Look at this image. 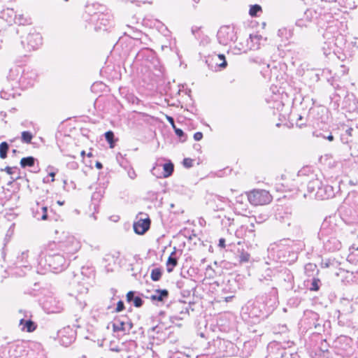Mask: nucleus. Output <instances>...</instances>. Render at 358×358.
Segmentation results:
<instances>
[{"label":"nucleus","mask_w":358,"mask_h":358,"mask_svg":"<svg viewBox=\"0 0 358 358\" xmlns=\"http://www.w3.org/2000/svg\"><path fill=\"white\" fill-rule=\"evenodd\" d=\"M55 244L50 243L45 251L44 259L41 258L39 265L45 268H49L53 272H58L64 269L66 266V259L59 253H53Z\"/></svg>","instance_id":"obj_1"},{"label":"nucleus","mask_w":358,"mask_h":358,"mask_svg":"<svg viewBox=\"0 0 358 358\" xmlns=\"http://www.w3.org/2000/svg\"><path fill=\"white\" fill-rule=\"evenodd\" d=\"M320 181L318 179L313 180L310 182H309L308 185V188L311 191L313 192L315 189V187H317V190L315 193V196L319 199H327L331 197H333L334 195V189L331 186H324V187H320Z\"/></svg>","instance_id":"obj_2"},{"label":"nucleus","mask_w":358,"mask_h":358,"mask_svg":"<svg viewBox=\"0 0 358 358\" xmlns=\"http://www.w3.org/2000/svg\"><path fill=\"white\" fill-rule=\"evenodd\" d=\"M249 202L254 206L265 205L271 202V196L264 189H255L248 194Z\"/></svg>","instance_id":"obj_3"},{"label":"nucleus","mask_w":358,"mask_h":358,"mask_svg":"<svg viewBox=\"0 0 358 358\" xmlns=\"http://www.w3.org/2000/svg\"><path fill=\"white\" fill-rule=\"evenodd\" d=\"M217 39L220 44L229 45L236 40V33L233 27L229 26L222 27L217 32Z\"/></svg>","instance_id":"obj_4"},{"label":"nucleus","mask_w":358,"mask_h":358,"mask_svg":"<svg viewBox=\"0 0 358 358\" xmlns=\"http://www.w3.org/2000/svg\"><path fill=\"white\" fill-rule=\"evenodd\" d=\"M63 250L67 254H74L81 248L80 242L74 236H68L62 243Z\"/></svg>","instance_id":"obj_5"},{"label":"nucleus","mask_w":358,"mask_h":358,"mask_svg":"<svg viewBox=\"0 0 358 358\" xmlns=\"http://www.w3.org/2000/svg\"><path fill=\"white\" fill-rule=\"evenodd\" d=\"M323 37L325 41H324V44L322 46V50L324 55L327 57L334 53L336 43L334 42V37L330 31H326Z\"/></svg>","instance_id":"obj_6"},{"label":"nucleus","mask_w":358,"mask_h":358,"mask_svg":"<svg viewBox=\"0 0 358 358\" xmlns=\"http://www.w3.org/2000/svg\"><path fill=\"white\" fill-rule=\"evenodd\" d=\"M150 220L149 217L140 218L134 224V230L138 234H145L150 228Z\"/></svg>","instance_id":"obj_7"},{"label":"nucleus","mask_w":358,"mask_h":358,"mask_svg":"<svg viewBox=\"0 0 358 358\" xmlns=\"http://www.w3.org/2000/svg\"><path fill=\"white\" fill-rule=\"evenodd\" d=\"M27 44L30 50H35L42 44V36L38 33L29 34L27 37Z\"/></svg>","instance_id":"obj_8"},{"label":"nucleus","mask_w":358,"mask_h":358,"mask_svg":"<svg viewBox=\"0 0 358 358\" xmlns=\"http://www.w3.org/2000/svg\"><path fill=\"white\" fill-rule=\"evenodd\" d=\"M206 62L208 64V66L211 68L213 67V64H215L217 66L221 68H225L227 65V63L225 59V57L224 55H215L209 58Z\"/></svg>","instance_id":"obj_9"},{"label":"nucleus","mask_w":358,"mask_h":358,"mask_svg":"<svg viewBox=\"0 0 358 358\" xmlns=\"http://www.w3.org/2000/svg\"><path fill=\"white\" fill-rule=\"evenodd\" d=\"M34 216L37 220H45L48 217L47 207L41 206L37 203L36 208L34 210Z\"/></svg>","instance_id":"obj_10"},{"label":"nucleus","mask_w":358,"mask_h":358,"mask_svg":"<svg viewBox=\"0 0 358 358\" xmlns=\"http://www.w3.org/2000/svg\"><path fill=\"white\" fill-rule=\"evenodd\" d=\"M20 326L21 327L22 330H26L27 332H32L36 329V324L31 320H24V319H21L20 320Z\"/></svg>","instance_id":"obj_11"},{"label":"nucleus","mask_w":358,"mask_h":358,"mask_svg":"<svg viewBox=\"0 0 358 358\" xmlns=\"http://www.w3.org/2000/svg\"><path fill=\"white\" fill-rule=\"evenodd\" d=\"M169 292L166 289H157L155 293L150 296V299L153 301H163L164 299L167 298Z\"/></svg>","instance_id":"obj_12"},{"label":"nucleus","mask_w":358,"mask_h":358,"mask_svg":"<svg viewBox=\"0 0 358 358\" xmlns=\"http://www.w3.org/2000/svg\"><path fill=\"white\" fill-rule=\"evenodd\" d=\"M163 169H164L163 177L167 178V177L170 176L173 171V164L171 162L164 164L163 165Z\"/></svg>","instance_id":"obj_13"},{"label":"nucleus","mask_w":358,"mask_h":358,"mask_svg":"<svg viewBox=\"0 0 358 358\" xmlns=\"http://www.w3.org/2000/svg\"><path fill=\"white\" fill-rule=\"evenodd\" d=\"M21 75V68L16 66L14 69H10L8 78L11 80H17Z\"/></svg>","instance_id":"obj_14"},{"label":"nucleus","mask_w":358,"mask_h":358,"mask_svg":"<svg viewBox=\"0 0 358 358\" xmlns=\"http://www.w3.org/2000/svg\"><path fill=\"white\" fill-rule=\"evenodd\" d=\"M34 162L35 159L33 157H24L20 161V165L23 168L26 166H33Z\"/></svg>","instance_id":"obj_15"},{"label":"nucleus","mask_w":358,"mask_h":358,"mask_svg":"<svg viewBox=\"0 0 358 358\" xmlns=\"http://www.w3.org/2000/svg\"><path fill=\"white\" fill-rule=\"evenodd\" d=\"M177 259L175 257L170 256L166 263L167 271L169 273H171L173 271V268L177 265Z\"/></svg>","instance_id":"obj_16"},{"label":"nucleus","mask_w":358,"mask_h":358,"mask_svg":"<svg viewBox=\"0 0 358 358\" xmlns=\"http://www.w3.org/2000/svg\"><path fill=\"white\" fill-rule=\"evenodd\" d=\"M8 150V145L6 142H2L0 144V157L5 159L7 156V151Z\"/></svg>","instance_id":"obj_17"},{"label":"nucleus","mask_w":358,"mask_h":358,"mask_svg":"<svg viewBox=\"0 0 358 358\" xmlns=\"http://www.w3.org/2000/svg\"><path fill=\"white\" fill-rule=\"evenodd\" d=\"M162 276V271L159 268H156L152 270L151 279L153 281H158Z\"/></svg>","instance_id":"obj_18"},{"label":"nucleus","mask_w":358,"mask_h":358,"mask_svg":"<svg viewBox=\"0 0 358 358\" xmlns=\"http://www.w3.org/2000/svg\"><path fill=\"white\" fill-rule=\"evenodd\" d=\"M105 138H106V140L110 144V148H114V141H113L114 134H113V132L111 131H108L106 132L105 133Z\"/></svg>","instance_id":"obj_19"},{"label":"nucleus","mask_w":358,"mask_h":358,"mask_svg":"<svg viewBox=\"0 0 358 358\" xmlns=\"http://www.w3.org/2000/svg\"><path fill=\"white\" fill-rule=\"evenodd\" d=\"M32 138H33V135L29 131H23L22 133V141L24 143H31Z\"/></svg>","instance_id":"obj_20"},{"label":"nucleus","mask_w":358,"mask_h":358,"mask_svg":"<svg viewBox=\"0 0 358 358\" xmlns=\"http://www.w3.org/2000/svg\"><path fill=\"white\" fill-rule=\"evenodd\" d=\"M250 255L249 253L245 251H241L239 255V262L241 263H246L250 260Z\"/></svg>","instance_id":"obj_21"},{"label":"nucleus","mask_w":358,"mask_h":358,"mask_svg":"<svg viewBox=\"0 0 358 358\" xmlns=\"http://www.w3.org/2000/svg\"><path fill=\"white\" fill-rule=\"evenodd\" d=\"M262 10V8L260 6L256 4L253 5L250 7L249 13L251 16L254 17L257 15L258 12H260Z\"/></svg>","instance_id":"obj_22"},{"label":"nucleus","mask_w":358,"mask_h":358,"mask_svg":"<svg viewBox=\"0 0 358 358\" xmlns=\"http://www.w3.org/2000/svg\"><path fill=\"white\" fill-rule=\"evenodd\" d=\"M113 330L114 331H124V323L122 322H115L113 323Z\"/></svg>","instance_id":"obj_23"},{"label":"nucleus","mask_w":358,"mask_h":358,"mask_svg":"<svg viewBox=\"0 0 358 358\" xmlns=\"http://www.w3.org/2000/svg\"><path fill=\"white\" fill-rule=\"evenodd\" d=\"M320 280L318 279H313L312 284H311V290L317 291L319 289V283Z\"/></svg>","instance_id":"obj_24"},{"label":"nucleus","mask_w":358,"mask_h":358,"mask_svg":"<svg viewBox=\"0 0 358 358\" xmlns=\"http://www.w3.org/2000/svg\"><path fill=\"white\" fill-rule=\"evenodd\" d=\"M183 165L184 166H185L186 168H190L193 165V160L189 159V158H185L184 160H183Z\"/></svg>","instance_id":"obj_25"},{"label":"nucleus","mask_w":358,"mask_h":358,"mask_svg":"<svg viewBox=\"0 0 358 358\" xmlns=\"http://www.w3.org/2000/svg\"><path fill=\"white\" fill-rule=\"evenodd\" d=\"M134 304L136 307H141L143 304V301L139 296H136L134 299Z\"/></svg>","instance_id":"obj_26"},{"label":"nucleus","mask_w":358,"mask_h":358,"mask_svg":"<svg viewBox=\"0 0 358 358\" xmlns=\"http://www.w3.org/2000/svg\"><path fill=\"white\" fill-rule=\"evenodd\" d=\"M127 174L131 179H134L136 177V173L133 169H129L127 171Z\"/></svg>","instance_id":"obj_27"},{"label":"nucleus","mask_w":358,"mask_h":358,"mask_svg":"<svg viewBox=\"0 0 358 358\" xmlns=\"http://www.w3.org/2000/svg\"><path fill=\"white\" fill-rule=\"evenodd\" d=\"M124 309V303L122 301H119L117 307L116 312H120Z\"/></svg>","instance_id":"obj_28"},{"label":"nucleus","mask_w":358,"mask_h":358,"mask_svg":"<svg viewBox=\"0 0 358 358\" xmlns=\"http://www.w3.org/2000/svg\"><path fill=\"white\" fill-rule=\"evenodd\" d=\"M202 138H203V134L201 132H196L194 135V139L196 141H199L201 140Z\"/></svg>","instance_id":"obj_29"},{"label":"nucleus","mask_w":358,"mask_h":358,"mask_svg":"<svg viewBox=\"0 0 358 358\" xmlns=\"http://www.w3.org/2000/svg\"><path fill=\"white\" fill-rule=\"evenodd\" d=\"M173 129H174L175 132H176V135H177L178 136H179V137H182V136H183V135H184V132H183V131H182V129H178V128H176V127H175V128H173Z\"/></svg>","instance_id":"obj_30"},{"label":"nucleus","mask_w":358,"mask_h":358,"mask_svg":"<svg viewBox=\"0 0 358 358\" xmlns=\"http://www.w3.org/2000/svg\"><path fill=\"white\" fill-rule=\"evenodd\" d=\"M134 294L133 292H129L127 294V299L128 301H134Z\"/></svg>","instance_id":"obj_31"},{"label":"nucleus","mask_w":358,"mask_h":358,"mask_svg":"<svg viewBox=\"0 0 358 358\" xmlns=\"http://www.w3.org/2000/svg\"><path fill=\"white\" fill-rule=\"evenodd\" d=\"M250 38L251 39V41L253 42V41H259L261 38H262V36H259V35H250Z\"/></svg>","instance_id":"obj_32"},{"label":"nucleus","mask_w":358,"mask_h":358,"mask_svg":"<svg viewBox=\"0 0 358 358\" xmlns=\"http://www.w3.org/2000/svg\"><path fill=\"white\" fill-rule=\"evenodd\" d=\"M296 26L303 27H306V24L304 22L303 20H298L296 22Z\"/></svg>","instance_id":"obj_33"},{"label":"nucleus","mask_w":358,"mask_h":358,"mask_svg":"<svg viewBox=\"0 0 358 358\" xmlns=\"http://www.w3.org/2000/svg\"><path fill=\"white\" fill-rule=\"evenodd\" d=\"M28 257V251L22 252L21 256L18 257V259H21V261L23 262L24 259Z\"/></svg>","instance_id":"obj_34"},{"label":"nucleus","mask_w":358,"mask_h":358,"mask_svg":"<svg viewBox=\"0 0 358 358\" xmlns=\"http://www.w3.org/2000/svg\"><path fill=\"white\" fill-rule=\"evenodd\" d=\"M4 170L9 175H12L13 173V168L12 167L6 166Z\"/></svg>","instance_id":"obj_35"},{"label":"nucleus","mask_w":358,"mask_h":358,"mask_svg":"<svg viewBox=\"0 0 358 358\" xmlns=\"http://www.w3.org/2000/svg\"><path fill=\"white\" fill-rule=\"evenodd\" d=\"M166 119L167 120L169 121V122L172 125V127L173 128H175V124H174V120L173 117H170V116H166Z\"/></svg>","instance_id":"obj_36"},{"label":"nucleus","mask_w":358,"mask_h":358,"mask_svg":"<svg viewBox=\"0 0 358 358\" xmlns=\"http://www.w3.org/2000/svg\"><path fill=\"white\" fill-rule=\"evenodd\" d=\"M219 246L221 248L225 247V240L224 238H220L219 241Z\"/></svg>","instance_id":"obj_37"},{"label":"nucleus","mask_w":358,"mask_h":358,"mask_svg":"<svg viewBox=\"0 0 358 358\" xmlns=\"http://www.w3.org/2000/svg\"><path fill=\"white\" fill-rule=\"evenodd\" d=\"M71 341L72 339L69 341H65L63 338L61 339L62 344L65 346H68L71 343Z\"/></svg>","instance_id":"obj_38"},{"label":"nucleus","mask_w":358,"mask_h":358,"mask_svg":"<svg viewBox=\"0 0 358 358\" xmlns=\"http://www.w3.org/2000/svg\"><path fill=\"white\" fill-rule=\"evenodd\" d=\"M266 218L265 217H259L258 218L257 217H255V220L257 222H259V223H261L262 222H263V220H266Z\"/></svg>","instance_id":"obj_39"},{"label":"nucleus","mask_w":358,"mask_h":358,"mask_svg":"<svg viewBox=\"0 0 358 358\" xmlns=\"http://www.w3.org/2000/svg\"><path fill=\"white\" fill-rule=\"evenodd\" d=\"M315 267H316V266H315V265L312 264H308L306 265V266H305V269H306V270H308V268H310V269H311L312 268H315Z\"/></svg>","instance_id":"obj_40"},{"label":"nucleus","mask_w":358,"mask_h":358,"mask_svg":"<svg viewBox=\"0 0 358 358\" xmlns=\"http://www.w3.org/2000/svg\"><path fill=\"white\" fill-rule=\"evenodd\" d=\"M95 166L98 169H102L103 166H102V164L99 162H96V164H95Z\"/></svg>","instance_id":"obj_41"},{"label":"nucleus","mask_w":358,"mask_h":358,"mask_svg":"<svg viewBox=\"0 0 358 358\" xmlns=\"http://www.w3.org/2000/svg\"><path fill=\"white\" fill-rule=\"evenodd\" d=\"M49 176H50V177H52L51 182H53V181L55 180V173H54V172H50V173H49Z\"/></svg>","instance_id":"obj_42"},{"label":"nucleus","mask_w":358,"mask_h":358,"mask_svg":"<svg viewBox=\"0 0 358 358\" xmlns=\"http://www.w3.org/2000/svg\"><path fill=\"white\" fill-rule=\"evenodd\" d=\"M341 71H342L343 73V74H345V73H346V71H347V69H346V67H345V66H343V65H342V66H341Z\"/></svg>","instance_id":"obj_43"},{"label":"nucleus","mask_w":358,"mask_h":358,"mask_svg":"<svg viewBox=\"0 0 358 358\" xmlns=\"http://www.w3.org/2000/svg\"><path fill=\"white\" fill-rule=\"evenodd\" d=\"M327 139L330 141H332L334 140V136L332 135H329L328 137H327Z\"/></svg>","instance_id":"obj_44"},{"label":"nucleus","mask_w":358,"mask_h":358,"mask_svg":"<svg viewBox=\"0 0 358 358\" xmlns=\"http://www.w3.org/2000/svg\"><path fill=\"white\" fill-rule=\"evenodd\" d=\"M274 345H277V344H275V343H271V344H270V345H268V350H270V349L273 348V347Z\"/></svg>","instance_id":"obj_45"},{"label":"nucleus","mask_w":358,"mask_h":358,"mask_svg":"<svg viewBox=\"0 0 358 358\" xmlns=\"http://www.w3.org/2000/svg\"><path fill=\"white\" fill-rule=\"evenodd\" d=\"M322 1H325V2L331 3V2H336V0H322Z\"/></svg>","instance_id":"obj_46"},{"label":"nucleus","mask_w":358,"mask_h":358,"mask_svg":"<svg viewBox=\"0 0 358 358\" xmlns=\"http://www.w3.org/2000/svg\"><path fill=\"white\" fill-rule=\"evenodd\" d=\"M80 155L83 158H84L85 155V152L84 150H83L81 152H80Z\"/></svg>","instance_id":"obj_47"},{"label":"nucleus","mask_w":358,"mask_h":358,"mask_svg":"<svg viewBox=\"0 0 358 358\" xmlns=\"http://www.w3.org/2000/svg\"><path fill=\"white\" fill-rule=\"evenodd\" d=\"M156 169H156V167H154V168L152 169V174H153V175H157V173H155Z\"/></svg>","instance_id":"obj_48"},{"label":"nucleus","mask_w":358,"mask_h":358,"mask_svg":"<svg viewBox=\"0 0 358 358\" xmlns=\"http://www.w3.org/2000/svg\"><path fill=\"white\" fill-rule=\"evenodd\" d=\"M87 156L88 157H92V152H89V153L87 154Z\"/></svg>","instance_id":"obj_49"},{"label":"nucleus","mask_w":358,"mask_h":358,"mask_svg":"<svg viewBox=\"0 0 358 358\" xmlns=\"http://www.w3.org/2000/svg\"><path fill=\"white\" fill-rule=\"evenodd\" d=\"M194 3H198L200 0H192Z\"/></svg>","instance_id":"obj_50"},{"label":"nucleus","mask_w":358,"mask_h":358,"mask_svg":"<svg viewBox=\"0 0 358 358\" xmlns=\"http://www.w3.org/2000/svg\"><path fill=\"white\" fill-rule=\"evenodd\" d=\"M57 203H58L59 205L62 206V205H63L64 202L60 201H57Z\"/></svg>","instance_id":"obj_51"},{"label":"nucleus","mask_w":358,"mask_h":358,"mask_svg":"<svg viewBox=\"0 0 358 358\" xmlns=\"http://www.w3.org/2000/svg\"><path fill=\"white\" fill-rule=\"evenodd\" d=\"M48 182V179H46V178H43V182H45H45Z\"/></svg>","instance_id":"obj_52"},{"label":"nucleus","mask_w":358,"mask_h":358,"mask_svg":"<svg viewBox=\"0 0 358 358\" xmlns=\"http://www.w3.org/2000/svg\"><path fill=\"white\" fill-rule=\"evenodd\" d=\"M1 44H2V40H1V38H0V49L1 48Z\"/></svg>","instance_id":"obj_53"},{"label":"nucleus","mask_w":358,"mask_h":358,"mask_svg":"<svg viewBox=\"0 0 358 358\" xmlns=\"http://www.w3.org/2000/svg\"><path fill=\"white\" fill-rule=\"evenodd\" d=\"M251 227H254V224L253 223H251Z\"/></svg>","instance_id":"obj_54"}]
</instances>
